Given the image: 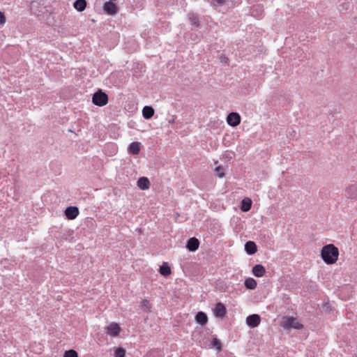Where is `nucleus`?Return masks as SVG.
I'll use <instances>...</instances> for the list:
<instances>
[{
	"instance_id": "obj_1",
	"label": "nucleus",
	"mask_w": 357,
	"mask_h": 357,
	"mask_svg": "<svg viewBox=\"0 0 357 357\" xmlns=\"http://www.w3.org/2000/svg\"><path fill=\"white\" fill-rule=\"evenodd\" d=\"M321 256L325 263L333 264L338 259L339 250L333 244H328L322 248Z\"/></svg>"
},
{
	"instance_id": "obj_2",
	"label": "nucleus",
	"mask_w": 357,
	"mask_h": 357,
	"mask_svg": "<svg viewBox=\"0 0 357 357\" xmlns=\"http://www.w3.org/2000/svg\"><path fill=\"white\" fill-rule=\"evenodd\" d=\"M92 102L97 106H105L108 102V96L101 89H99L93 95Z\"/></svg>"
},
{
	"instance_id": "obj_3",
	"label": "nucleus",
	"mask_w": 357,
	"mask_h": 357,
	"mask_svg": "<svg viewBox=\"0 0 357 357\" xmlns=\"http://www.w3.org/2000/svg\"><path fill=\"white\" fill-rule=\"evenodd\" d=\"M282 326L285 329H299L302 328V325L298 321L297 319L293 317H284Z\"/></svg>"
},
{
	"instance_id": "obj_4",
	"label": "nucleus",
	"mask_w": 357,
	"mask_h": 357,
	"mask_svg": "<svg viewBox=\"0 0 357 357\" xmlns=\"http://www.w3.org/2000/svg\"><path fill=\"white\" fill-rule=\"evenodd\" d=\"M30 9L33 14L38 16L45 12L46 7L38 1H33L30 5Z\"/></svg>"
},
{
	"instance_id": "obj_5",
	"label": "nucleus",
	"mask_w": 357,
	"mask_h": 357,
	"mask_svg": "<svg viewBox=\"0 0 357 357\" xmlns=\"http://www.w3.org/2000/svg\"><path fill=\"white\" fill-rule=\"evenodd\" d=\"M344 195L347 199L357 200V184L349 185L345 189Z\"/></svg>"
},
{
	"instance_id": "obj_6",
	"label": "nucleus",
	"mask_w": 357,
	"mask_h": 357,
	"mask_svg": "<svg viewBox=\"0 0 357 357\" xmlns=\"http://www.w3.org/2000/svg\"><path fill=\"white\" fill-rule=\"evenodd\" d=\"M227 122L232 127L237 126L241 123V116L239 114L236 112H231L227 117Z\"/></svg>"
},
{
	"instance_id": "obj_7",
	"label": "nucleus",
	"mask_w": 357,
	"mask_h": 357,
	"mask_svg": "<svg viewBox=\"0 0 357 357\" xmlns=\"http://www.w3.org/2000/svg\"><path fill=\"white\" fill-rule=\"evenodd\" d=\"M261 321V317L259 314H254L247 317L246 324L251 328H255L258 326Z\"/></svg>"
},
{
	"instance_id": "obj_8",
	"label": "nucleus",
	"mask_w": 357,
	"mask_h": 357,
	"mask_svg": "<svg viewBox=\"0 0 357 357\" xmlns=\"http://www.w3.org/2000/svg\"><path fill=\"white\" fill-rule=\"evenodd\" d=\"M103 9L106 13L110 15L116 14L119 10L116 3L112 1H106L103 5Z\"/></svg>"
},
{
	"instance_id": "obj_9",
	"label": "nucleus",
	"mask_w": 357,
	"mask_h": 357,
	"mask_svg": "<svg viewBox=\"0 0 357 357\" xmlns=\"http://www.w3.org/2000/svg\"><path fill=\"white\" fill-rule=\"evenodd\" d=\"M213 312L216 317L222 318L227 314V309L223 303L219 302L215 304Z\"/></svg>"
},
{
	"instance_id": "obj_10",
	"label": "nucleus",
	"mask_w": 357,
	"mask_h": 357,
	"mask_svg": "<svg viewBox=\"0 0 357 357\" xmlns=\"http://www.w3.org/2000/svg\"><path fill=\"white\" fill-rule=\"evenodd\" d=\"M64 213L68 220H74L79 215V209L76 206H68L66 208Z\"/></svg>"
},
{
	"instance_id": "obj_11",
	"label": "nucleus",
	"mask_w": 357,
	"mask_h": 357,
	"mask_svg": "<svg viewBox=\"0 0 357 357\" xmlns=\"http://www.w3.org/2000/svg\"><path fill=\"white\" fill-rule=\"evenodd\" d=\"M107 333L112 337L117 336L121 331V328L116 323H112L106 327Z\"/></svg>"
},
{
	"instance_id": "obj_12",
	"label": "nucleus",
	"mask_w": 357,
	"mask_h": 357,
	"mask_svg": "<svg viewBox=\"0 0 357 357\" xmlns=\"http://www.w3.org/2000/svg\"><path fill=\"white\" fill-rule=\"evenodd\" d=\"M199 241L195 237H192L187 241L186 248L190 252L196 251L199 248Z\"/></svg>"
},
{
	"instance_id": "obj_13",
	"label": "nucleus",
	"mask_w": 357,
	"mask_h": 357,
	"mask_svg": "<svg viewBox=\"0 0 357 357\" xmlns=\"http://www.w3.org/2000/svg\"><path fill=\"white\" fill-rule=\"evenodd\" d=\"M252 272L255 277L261 278L265 274L266 270L264 266L261 264H257L252 268Z\"/></svg>"
},
{
	"instance_id": "obj_14",
	"label": "nucleus",
	"mask_w": 357,
	"mask_h": 357,
	"mask_svg": "<svg viewBox=\"0 0 357 357\" xmlns=\"http://www.w3.org/2000/svg\"><path fill=\"white\" fill-rule=\"evenodd\" d=\"M195 319V321L201 325H205L208 322V317L206 314L202 311L198 312Z\"/></svg>"
},
{
	"instance_id": "obj_15",
	"label": "nucleus",
	"mask_w": 357,
	"mask_h": 357,
	"mask_svg": "<svg viewBox=\"0 0 357 357\" xmlns=\"http://www.w3.org/2000/svg\"><path fill=\"white\" fill-rule=\"evenodd\" d=\"M245 250L248 255H253L257 251V248L255 242L248 241L245 244Z\"/></svg>"
},
{
	"instance_id": "obj_16",
	"label": "nucleus",
	"mask_w": 357,
	"mask_h": 357,
	"mask_svg": "<svg viewBox=\"0 0 357 357\" xmlns=\"http://www.w3.org/2000/svg\"><path fill=\"white\" fill-rule=\"evenodd\" d=\"M158 271L165 277L169 276L172 273L171 268L167 262H163V264L160 266Z\"/></svg>"
},
{
	"instance_id": "obj_17",
	"label": "nucleus",
	"mask_w": 357,
	"mask_h": 357,
	"mask_svg": "<svg viewBox=\"0 0 357 357\" xmlns=\"http://www.w3.org/2000/svg\"><path fill=\"white\" fill-rule=\"evenodd\" d=\"M137 186L143 190L149 189L150 186L149 178L144 176L139 178L137 181Z\"/></svg>"
},
{
	"instance_id": "obj_18",
	"label": "nucleus",
	"mask_w": 357,
	"mask_h": 357,
	"mask_svg": "<svg viewBox=\"0 0 357 357\" xmlns=\"http://www.w3.org/2000/svg\"><path fill=\"white\" fill-rule=\"evenodd\" d=\"M141 144L138 142H133L128 146V151L132 155H137L140 151Z\"/></svg>"
},
{
	"instance_id": "obj_19",
	"label": "nucleus",
	"mask_w": 357,
	"mask_h": 357,
	"mask_svg": "<svg viewBox=\"0 0 357 357\" xmlns=\"http://www.w3.org/2000/svg\"><path fill=\"white\" fill-rule=\"evenodd\" d=\"M252 200L250 198H248V197L244 198L241 201V211L243 212H247V211H250L252 207Z\"/></svg>"
},
{
	"instance_id": "obj_20",
	"label": "nucleus",
	"mask_w": 357,
	"mask_h": 357,
	"mask_svg": "<svg viewBox=\"0 0 357 357\" xmlns=\"http://www.w3.org/2000/svg\"><path fill=\"white\" fill-rule=\"evenodd\" d=\"M155 110L151 106H145L142 109V115L144 119H149L154 114Z\"/></svg>"
},
{
	"instance_id": "obj_21",
	"label": "nucleus",
	"mask_w": 357,
	"mask_h": 357,
	"mask_svg": "<svg viewBox=\"0 0 357 357\" xmlns=\"http://www.w3.org/2000/svg\"><path fill=\"white\" fill-rule=\"evenodd\" d=\"M73 6L75 9H76L79 12H82L85 10L86 7V0H76Z\"/></svg>"
},
{
	"instance_id": "obj_22",
	"label": "nucleus",
	"mask_w": 357,
	"mask_h": 357,
	"mask_svg": "<svg viewBox=\"0 0 357 357\" xmlns=\"http://www.w3.org/2000/svg\"><path fill=\"white\" fill-rule=\"evenodd\" d=\"M244 284L248 289H255L257 287V283L255 279L249 278L245 280Z\"/></svg>"
},
{
	"instance_id": "obj_23",
	"label": "nucleus",
	"mask_w": 357,
	"mask_h": 357,
	"mask_svg": "<svg viewBox=\"0 0 357 357\" xmlns=\"http://www.w3.org/2000/svg\"><path fill=\"white\" fill-rule=\"evenodd\" d=\"M188 20L192 25L197 26V27L199 26V18L196 14H195L193 13H188Z\"/></svg>"
},
{
	"instance_id": "obj_24",
	"label": "nucleus",
	"mask_w": 357,
	"mask_h": 357,
	"mask_svg": "<svg viewBox=\"0 0 357 357\" xmlns=\"http://www.w3.org/2000/svg\"><path fill=\"white\" fill-rule=\"evenodd\" d=\"M211 346L219 351L222 350V344L216 337L213 338Z\"/></svg>"
},
{
	"instance_id": "obj_25",
	"label": "nucleus",
	"mask_w": 357,
	"mask_h": 357,
	"mask_svg": "<svg viewBox=\"0 0 357 357\" xmlns=\"http://www.w3.org/2000/svg\"><path fill=\"white\" fill-rule=\"evenodd\" d=\"M126 351L122 347H118L114 352V357H125Z\"/></svg>"
},
{
	"instance_id": "obj_26",
	"label": "nucleus",
	"mask_w": 357,
	"mask_h": 357,
	"mask_svg": "<svg viewBox=\"0 0 357 357\" xmlns=\"http://www.w3.org/2000/svg\"><path fill=\"white\" fill-rule=\"evenodd\" d=\"M63 357H78L77 353L73 349L66 351Z\"/></svg>"
},
{
	"instance_id": "obj_27",
	"label": "nucleus",
	"mask_w": 357,
	"mask_h": 357,
	"mask_svg": "<svg viewBox=\"0 0 357 357\" xmlns=\"http://www.w3.org/2000/svg\"><path fill=\"white\" fill-rule=\"evenodd\" d=\"M215 171L216 172L219 177L222 178L225 176L223 168L221 166L215 167Z\"/></svg>"
},
{
	"instance_id": "obj_28",
	"label": "nucleus",
	"mask_w": 357,
	"mask_h": 357,
	"mask_svg": "<svg viewBox=\"0 0 357 357\" xmlns=\"http://www.w3.org/2000/svg\"><path fill=\"white\" fill-rule=\"evenodd\" d=\"M142 307L145 310H147L148 311H149L150 308H151V304H150L149 301L148 300H144L142 301Z\"/></svg>"
},
{
	"instance_id": "obj_29",
	"label": "nucleus",
	"mask_w": 357,
	"mask_h": 357,
	"mask_svg": "<svg viewBox=\"0 0 357 357\" xmlns=\"http://www.w3.org/2000/svg\"><path fill=\"white\" fill-rule=\"evenodd\" d=\"M226 2V0H213V2L211 3V5L212 6H215V5H218V6H223Z\"/></svg>"
},
{
	"instance_id": "obj_30",
	"label": "nucleus",
	"mask_w": 357,
	"mask_h": 357,
	"mask_svg": "<svg viewBox=\"0 0 357 357\" xmlns=\"http://www.w3.org/2000/svg\"><path fill=\"white\" fill-rule=\"evenodd\" d=\"M6 23V17L3 13L0 11V25H3Z\"/></svg>"
},
{
	"instance_id": "obj_31",
	"label": "nucleus",
	"mask_w": 357,
	"mask_h": 357,
	"mask_svg": "<svg viewBox=\"0 0 357 357\" xmlns=\"http://www.w3.org/2000/svg\"><path fill=\"white\" fill-rule=\"evenodd\" d=\"M220 59H221L222 62H225L226 63H227L228 59L227 57H225V56L221 55Z\"/></svg>"
},
{
	"instance_id": "obj_32",
	"label": "nucleus",
	"mask_w": 357,
	"mask_h": 357,
	"mask_svg": "<svg viewBox=\"0 0 357 357\" xmlns=\"http://www.w3.org/2000/svg\"><path fill=\"white\" fill-rule=\"evenodd\" d=\"M306 57H307L306 56H304L302 59H301V60H303V59H305Z\"/></svg>"
}]
</instances>
